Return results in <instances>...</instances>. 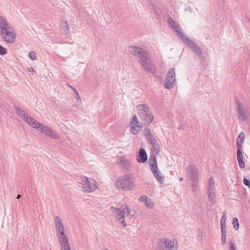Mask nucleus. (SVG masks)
I'll list each match as a JSON object with an SVG mask.
<instances>
[{"mask_svg": "<svg viewBox=\"0 0 250 250\" xmlns=\"http://www.w3.org/2000/svg\"><path fill=\"white\" fill-rule=\"evenodd\" d=\"M105 250H109L108 249H105Z\"/></svg>", "mask_w": 250, "mask_h": 250, "instance_id": "09e8293b", "label": "nucleus"}, {"mask_svg": "<svg viewBox=\"0 0 250 250\" xmlns=\"http://www.w3.org/2000/svg\"><path fill=\"white\" fill-rule=\"evenodd\" d=\"M15 109L17 114L25 122H28L29 119L31 117L24 110L20 108L19 107L15 106Z\"/></svg>", "mask_w": 250, "mask_h": 250, "instance_id": "aec40b11", "label": "nucleus"}, {"mask_svg": "<svg viewBox=\"0 0 250 250\" xmlns=\"http://www.w3.org/2000/svg\"><path fill=\"white\" fill-rule=\"evenodd\" d=\"M242 144H243V143H240L236 142V147L237 148V151H238L239 150H241V148L242 147Z\"/></svg>", "mask_w": 250, "mask_h": 250, "instance_id": "a19ab883", "label": "nucleus"}, {"mask_svg": "<svg viewBox=\"0 0 250 250\" xmlns=\"http://www.w3.org/2000/svg\"><path fill=\"white\" fill-rule=\"evenodd\" d=\"M130 126V131L134 135L137 134L142 128L143 126L138 120L136 115H134L131 118Z\"/></svg>", "mask_w": 250, "mask_h": 250, "instance_id": "9b49d317", "label": "nucleus"}, {"mask_svg": "<svg viewBox=\"0 0 250 250\" xmlns=\"http://www.w3.org/2000/svg\"><path fill=\"white\" fill-rule=\"evenodd\" d=\"M41 133L46 136L54 139L59 138V135L49 126L42 124L39 130Z\"/></svg>", "mask_w": 250, "mask_h": 250, "instance_id": "ddd939ff", "label": "nucleus"}, {"mask_svg": "<svg viewBox=\"0 0 250 250\" xmlns=\"http://www.w3.org/2000/svg\"><path fill=\"white\" fill-rule=\"evenodd\" d=\"M222 236H221V243L222 245L226 244L227 240V229L226 228L221 229Z\"/></svg>", "mask_w": 250, "mask_h": 250, "instance_id": "c756f323", "label": "nucleus"}, {"mask_svg": "<svg viewBox=\"0 0 250 250\" xmlns=\"http://www.w3.org/2000/svg\"><path fill=\"white\" fill-rule=\"evenodd\" d=\"M167 23L172 28V29H174L176 25L179 24L172 17L170 16H169L167 19Z\"/></svg>", "mask_w": 250, "mask_h": 250, "instance_id": "7c9ffc66", "label": "nucleus"}, {"mask_svg": "<svg viewBox=\"0 0 250 250\" xmlns=\"http://www.w3.org/2000/svg\"><path fill=\"white\" fill-rule=\"evenodd\" d=\"M0 35L5 42L10 43L14 42L16 37L12 28L3 30L1 32Z\"/></svg>", "mask_w": 250, "mask_h": 250, "instance_id": "2eb2a0df", "label": "nucleus"}, {"mask_svg": "<svg viewBox=\"0 0 250 250\" xmlns=\"http://www.w3.org/2000/svg\"><path fill=\"white\" fill-rule=\"evenodd\" d=\"M28 72H34V69L32 67H29L27 68Z\"/></svg>", "mask_w": 250, "mask_h": 250, "instance_id": "a18cd8bd", "label": "nucleus"}, {"mask_svg": "<svg viewBox=\"0 0 250 250\" xmlns=\"http://www.w3.org/2000/svg\"><path fill=\"white\" fill-rule=\"evenodd\" d=\"M158 154H154V153H151L149 159V162L150 166V169H157L158 166L157 164V161L156 156Z\"/></svg>", "mask_w": 250, "mask_h": 250, "instance_id": "bb28decb", "label": "nucleus"}, {"mask_svg": "<svg viewBox=\"0 0 250 250\" xmlns=\"http://www.w3.org/2000/svg\"><path fill=\"white\" fill-rule=\"evenodd\" d=\"M15 109L17 114L25 122H28L29 119L31 117L24 110L20 108L19 107L15 106Z\"/></svg>", "mask_w": 250, "mask_h": 250, "instance_id": "412c9836", "label": "nucleus"}, {"mask_svg": "<svg viewBox=\"0 0 250 250\" xmlns=\"http://www.w3.org/2000/svg\"><path fill=\"white\" fill-rule=\"evenodd\" d=\"M28 56L30 59L32 60H35L36 59L37 56L35 52L33 51H31L28 53Z\"/></svg>", "mask_w": 250, "mask_h": 250, "instance_id": "c9c22d12", "label": "nucleus"}, {"mask_svg": "<svg viewBox=\"0 0 250 250\" xmlns=\"http://www.w3.org/2000/svg\"><path fill=\"white\" fill-rule=\"evenodd\" d=\"M233 227L236 230H238L239 227V224L238 222V220L236 217H235L233 219L232 222Z\"/></svg>", "mask_w": 250, "mask_h": 250, "instance_id": "72a5a7b5", "label": "nucleus"}, {"mask_svg": "<svg viewBox=\"0 0 250 250\" xmlns=\"http://www.w3.org/2000/svg\"><path fill=\"white\" fill-rule=\"evenodd\" d=\"M21 197V195L20 194H18L17 196V199H20Z\"/></svg>", "mask_w": 250, "mask_h": 250, "instance_id": "49530a36", "label": "nucleus"}, {"mask_svg": "<svg viewBox=\"0 0 250 250\" xmlns=\"http://www.w3.org/2000/svg\"><path fill=\"white\" fill-rule=\"evenodd\" d=\"M147 155L144 148H141L139 151L137 161L139 163H145L147 160Z\"/></svg>", "mask_w": 250, "mask_h": 250, "instance_id": "393cba45", "label": "nucleus"}, {"mask_svg": "<svg viewBox=\"0 0 250 250\" xmlns=\"http://www.w3.org/2000/svg\"><path fill=\"white\" fill-rule=\"evenodd\" d=\"M188 177L191 182H198V170L194 165H189L187 167Z\"/></svg>", "mask_w": 250, "mask_h": 250, "instance_id": "f8f14e48", "label": "nucleus"}, {"mask_svg": "<svg viewBox=\"0 0 250 250\" xmlns=\"http://www.w3.org/2000/svg\"><path fill=\"white\" fill-rule=\"evenodd\" d=\"M118 164L122 169L125 171L129 170L130 163L125 156H121L118 160Z\"/></svg>", "mask_w": 250, "mask_h": 250, "instance_id": "f3484780", "label": "nucleus"}, {"mask_svg": "<svg viewBox=\"0 0 250 250\" xmlns=\"http://www.w3.org/2000/svg\"><path fill=\"white\" fill-rule=\"evenodd\" d=\"M151 170L158 182L161 184H163L165 181V177L161 176V171L158 169V168L157 167V169H152Z\"/></svg>", "mask_w": 250, "mask_h": 250, "instance_id": "5701e85b", "label": "nucleus"}, {"mask_svg": "<svg viewBox=\"0 0 250 250\" xmlns=\"http://www.w3.org/2000/svg\"><path fill=\"white\" fill-rule=\"evenodd\" d=\"M143 132L144 135L152 146L151 153L159 154L160 152V146L153 135L152 134L149 128L148 127L145 128Z\"/></svg>", "mask_w": 250, "mask_h": 250, "instance_id": "0eeeda50", "label": "nucleus"}, {"mask_svg": "<svg viewBox=\"0 0 250 250\" xmlns=\"http://www.w3.org/2000/svg\"><path fill=\"white\" fill-rule=\"evenodd\" d=\"M244 184L250 188V181L246 178H244L243 180Z\"/></svg>", "mask_w": 250, "mask_h": 250, "instance_id": "ea45409f", "label": "nucleus"}, {"mask_svg": "<svg viewBox=\"0 0 250 250\" xmlns=\"http://www.w3.org/2000/svg\"><path fill=\"white\" fill-rule=\"evenodd\" d=\"M136 109L138 111L139 118L145 119L146 117L144 116L145 114H147V112L149 111L148 106L146 104H139L136 106Z\"/></svg>", "mask_w": 250, "mask_h": 250, "instance_id": "6ab92c4d", "label": "nucleus"}, {"mask_svg": "<svg viewBox=\"0 0 250 250\" xmlns=\"http://www.w3.org/2000/svg\"><path fill=\"white\" fill-rule=\"evenodd\" d=\"M115 187L124 191H129L136 189V185L134 175L126 173L118 177L115 182Z\"/></svg>", "mask_w": 250, "mask_h": 250, "instance_id": "7ed1b4c3", "label": "nucleus"}, {"mask_svg": "<svg viewBox=\"0 0 250 250\" xmlns=\"http://www.w3.org/2000/svg\"><path fill=\"white\" fill-rule=\"evenodd\" d=\"M61 31L64 34H67L69 31V26L66 21H63L61 22Z\"/></svg>", "mask_w": 250, "mask_h": 250, "instance_id": "c85d7f7f", "label": "nucleus"}, {"mask_svg": "<svg viewBox=\"0 0 250 250\" xmlns=\"http://www.w3.org/2000/svg\"><path fill=\"white\" fill-rule=\"evenodd\" d=\"M157 247L162 250H178V241L175 239L163 238L159 240Z\"/></svg>", "mask_w": 250, "mask_h": 250, "instance_id": "423d86ee", "label": "nucleus"}, {"mask_svg": "<svg viewBox=\"0 0 250 250\" xmlns=\"http://www.w3.org/2000/svg\"><path fill=\"white\" fill-rule=\"evenodd\" d=\"M144 117H146L145 119L143 118H140V119L146 125H149L153 120V116L149 111L147 112V114H145Z\"/></svg>", "mask_w": 250, "mask_h": 250, "instance_id": "b1692460", "label": "nucleus"}, {"mask_svg": "<svg viewBox=\"0 0 250 250\" xmlns=\"http://www.w3.org/2000/svg\"><path fill=\"white\" fill-rule=\"evenodd\" d=\"M54 224L57 236L60 235H62L66 234L65 228L64 227L62 220L59 216H55L54 219Z\"/></svg>", "mask_w": 250, "mask_h": 250, "instance_id": "4468645a", "label": "nucleus"}, {"mask_svg": "<svg viewBox=\"0 0 250 250\" xmlns=\"http://www.w3.org/2000/svg\"><path fill=\"white\" fill-rule=\"evenodd\" d=\"M237 158L238 162V165L241 168L244 167L245 163L243 161L242 152L241 150H238L237 151Z\"/></svg>", "mask_w": 250, "mask_h": 250, "instance_id": "cd10ccee", "label": "nucleus"}, {"mask_svg": "<svg viewBox=\"0 0 250 250\" xmlns=\"http://www.w3.org/2000/svg\"><path fill=\"white\" fill-rule=\"evenodd\" d=\"M10 29H12V26L10 23L5 18L0 16V30L1 32Z\"/></svg>", "mask_w": 250, "mask_h": 250, "instance_id": "4be33fe9", "label": "nucleus"}, {"mask_svg": "<svg viewBox=\"0 0 250 250\" xmlns=\"http://www.w3.org/2000/svg\"><path fill=\"white\" fill-rule=\"evenodd\" d=\"M77 97L76 99L77 101V106H80L82 104V101L81 99L79 96V94H78V95H77Z\"/></svg>", "mask_w": 250, "mask_h": 250, "instance_id": "58836bf2", "label": "nucleus"}, {"mask_svg": "<svg viewBox=\"0 0 250 250\" xmlns=\"http://www.w3.org/2000/svg\"><path fill=\"white\" fill-rule=\"evenodd\" d=\"M139 201L141 203H144L145 206L149 209H152L154 208V204L152 200L148 198L146 196H142L139 199Z\"/></svg>", "mask_w": 250, "mask_h": 250, "instance_id": "a211bd4d", "label": "nucleus"}, {"mask_svg": "<svg viewBox=\"0 0 250 250\" xmlns=\"http://www.w3.org/2000/svg\"><path fill=\"white\" fill-rule=\"evenodd\" d=\"M128 51L134 56L145 71L151 74L155 73V65L149 58L148 52L146 49L132 45L129 47Z\"/></svg>", "mask_w": 250, "mask_h": 250, "instance_id": "f257e3e1", "label": "nucleus"}, {"mask_svg": "<svg viewBox=\"0 0 250 250\" xmlns=\"http://www.w3.org/2000/svg\"><path fill=\"white\" fill-rule=\"evenodd\" d=\"M227 220L226 212V211L223 212V215L221 219V229L226 228V222Z\"/></svg>", "mask_w": 250, "mask_h": 250, "instance_id": "2f4dec72", "label": "nucleus"}, {"mask_svg": "<svg viewBox=\"0 0 250 250\" xmlns=\"http://www.w3.org/2000/svg\"><path fill=\"white\" fill-rule=\"evenodd\" d=\"M153 13L156 15V16H159V14L157 10V9H156V8H154V9L152 11Z\"/></svg>", "mask_w": 250, "mask_h": 250, "instance_id": "37998d69", "label": "nucleus"}, {"mask_svg": "<svg viewBox=\"0 0 250 250\" xmlns=\"http://www.w3.org/2000/svg\"><path fill=\"white\" fill-rule=\"evenodd\" d=\"M149 8H150V9H151L152 11H153L154 9V8H155V6H154V5L152 3H151L149 5Z\"/></svg>", "mask_w": 250, "mask_h": 250, "instance_id": "c03bdc74", "label": "nucleus"}, {"mask_svg": "<svg viewBox=\"0 0 250 250\" xmlns=\"http://www.w3.org/2000/svg\"><path fill=\"white\" fill-rule=\"evenodd\" d=\"M173 30L176 33L177 35L180 38L183 42L185 43L194 53L199 56H201L202 54V51L200 47L198 46L194 41L186 36V35L182 32L179 24L176 25Z\"/></svg>", "mask_w": 250, "mask_h": 250, "instance_id": "20e7f679", "label": "nucleus"}, {"mask_svg": "<svg viewBox=\"0 0 250 250\" xmlns=\"http://www.w3.org/2000/svg\"><path fill=\"white\" fill-rule=\"evenodd\" d=\"M245 139V134L243 132H241L238 135L236 142L243 143Z\"/></svg>", "mask_w": 250, "mask_h": 250, "instance_id": "473e14b6", "label": "nucleus"}, {"mask_svg": "<svg viewBox=\"0 0 250 250\" xmlns=\"http://www.w3.org/2000/svg\"><path fill=\"white\" fill-rule=\"evenodd\" d=\"M110 209L115 214L116 218L120 224L124 227H125L127 224L130 223L129 219L134 216V212L125 204H123L119 208L111 207Z\"/></svg>", "mask_w": 250, "mask_h": 250, "instance_id": "f03ea898", "label": "nucleus"}, {"mask_svg": "<svg viewBox=\"0 0 250 250\" xmlns=\"http://www.w3.org/2000/svg\"><path fill=\"white\" fill-rule=\"evenodd\" d=\"M198 182H191V190L193 192H196L197 191Z\"/></svg>", "mask_w": 250, "mask_h": 250, "instance_id": "f704fd0d", "label": "nucleus"}, {"mask_svg": "<svg viewBox=\"0 0 250 250\" xmlns=\"http://www.w3.org/2000/svg\"><path fill=\"white\" fill-rule=\"evenodd\" d=\"M68 86L69 87H70L71 89H72L75 92L76 95H78V92H77V90L74 87H73L72 86H71V85H69V84H68Z\"/></svg>", "mask_w": 250, "mask_h": 250, "instance_id": "79ce46f5", "label": "nucleus"}, {"mask_svg": "<svg viewBox=\"0 0 250 250\" xmlns=\"http://www.w3.org/2000/svg\"><path fill=\"white\" fill-rule=\"evenodd\" d=\"M26 123L38 130H39L42 125V124L39 123L34 118L31 117L29 119L28 122H26Z\"/></svg>", "mask_w": 250, "mask_h": 250, "instance_id": "a878e982", "label": "nucleus"}, {"mask_svg": "<svg viewBox=\"0 0 250 250\" xmlns=\"http://www.w3.org/2000/svg\"><path fill=\"white\" fill-rule=\"evenodd\" d=\"M235 104L237 105L236 111L238 113L239 120L246 121L248 118V115L245 106L238 100L235 101Z\"/></svg>", "mask_w": 250, "mask_h": 250, "instance_id": "1a4fd4ad", "label": "nucleus"}, {"mask_svg": "<svg viewBox=\"0 0 250 250\" xmlns=\"http://www.w3.org/2000/svg\"><path fill=\"white\" fill-rule=\"evenodd\" d=\"M165 83V88L170 89L172 88L175 82V69L173 68H170L167 74Z\"/></svg>", "mask_w": 250, "mask_h": 250, "instance_id": "9d476101", "label": "nucleus"}, {"mask_svg": "<svg viewBox=\"0 0 250 250\" xmlns=\"http://www.w3.org/2000/svg\"><path fill=\"white\" fill-rule=\"evenodd\" d=\"M62 250H71L66 234L57 236Z\"/></svg>", "mask_w": 250, "mask_h": 250, "instance_id": "dca6fc26", "label": "nucleus"}, {"mask_svg": "<svg viewBox=\"0 0 250 250\" xmlns=\"http://www.w3.org/2000/svg\"><path fill=\"white\" fill-rule=\"evenodd\" d=\"M77 183L79 188L84 192L91 193L98 188V184L96 181L92 179H88L85 176H81Z\"/></svg>", "mask_w": 250, "mask_h": 250, "instance_id": "39448f33", "label": "nucleus"}, {"mask_svg": "<svg viewBox=\"0 0 250 250\" xmlns=\"http://www.w3.org/2000/svg\"><path fill=\"white\" fill-rule=\"evenodd\" d=\"M7 53V49L0 45V55H4Z\"/></svg>", "mask_w": 250, "mask_h": 250, "instance_id": "e433bc0d", "label": "nucleus"}, {"mask_svg": "<svg viewBox=\"0 0 250 250\" xmlns=\"http://www.w3.org/2000/svg\"><path fill=\"white\" fill-rule=\"evenodd\" d=\"M215 191L216 189L214 186V181L212 177H210L208 181L207 193L209 201L212 205L214 204L216 201Z\"/></svg>", "mask_w": 250, "mask_h": 250, "instance_id": "6e6552de", "label": "nucleus"}, {"mask_svg": "<svg viewBox=\"0 0 250 250\" xmlns=\"http://www.w3.org/2000/svg\"><path fill=\"white\" fill-rule=\"evenodd\" d=\"M179 180H180V181H183V178H182V177H181V178L179 179Z\"/></svg>", "mask_w": 250, "mask_h": 250, "instance_id": "de8ad7c7", "label": "nucleus"}, {"mask_svg": "<svg viewBox=\"0 0 250 250\" xmlns=\"http://www.w3.org/2000/svg\"><path fill=\"white\" fill-rule=\"evenodd\" d=\"M229 250H236L235 244L232 240L230 241V247Z\"/></svg>", "mask_w": 250, "mask_h": 250, "instance_id": "4c0bfd02", "label": "nucleus"}]
</instances>
